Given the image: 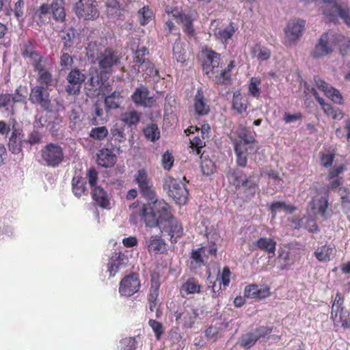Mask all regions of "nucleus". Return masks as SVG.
Masks as SVG:
<instances>
[{"label": "nucleus", "instance_id": "obj_1", "mask_svg": "<svg viewBox=\"0 0 350 350\" xmlns=\"http://www.w3.org/2000/svg\"><path fill=\"white\" fill-rule=\"evenodd\" d=\"M138 215L146 227H160L161 231L170 237L172 243H176L184 234L182 224L174 216L170 204L164 200H155L143 204Z\"/></svg>", "mask_w": 350, "mask_h": 350}, {"label": "nucleus", "instance_id": "obj_4", "mask_svg": "<svg viewBox=\"0 0 350 350\" xmlns=\"http://www.w3.org/2000/svg\"><path fill=\"white\" fill-rule=\"evenodd\" d=\"M227 176L235 189L243 192L246 200H251L259 190L258 179L254 174L247 176L243 171L230 170Z\"/></svg>", "mask_w": 350, "mask_h": 350}, {"label": "nucleus", "instance_id": "obj_32", "mask_svg": "<svg viewBox=\"0 0 350 350\" xmlns=\"http://www.w3.org/2000/svg\"><path fill=\"white\" fill-rule=\"evenodd\" d=\"M255 245L260 250L274 256L276 250L277 243L271 238L260 237L256 240Z\"/></svg>", "mask_w": 350, "mask_h": 350}, {"label": "nucleus", "instance_id": "obj_33", "mask_svg": "<svg viewBox=\"0 0 350 350\" xmlns=\"http://www.w3.org/2000/svg\"><path fill=\"white\" fill-rule=\"evenodd\" d=\"M204 254V247H200L196 250H192L190 256V269L196 270L204 265V260L202 256Z\"/></svg>", "mask_w": 350, "mask_h": 350}, {"label": "nucleus", "instance_id": "obj_2", "mask_svg": "<svg viewBox=\"0 0 350 350\" xmlns=\"http://www.w3.org/2000/svg\"><path fill=\"white\" fill-rule=\"evenodd\" d=\"M202 70L209 78L214 79L216 83L227 85L231 82V72L235 67V61L230 60L224 68L221 55L208 48L201 51Z\"/></svg>", "mask_w": 350, "mask_h": 350}, {"label": "nucleus", "instance_id": "obj_40", "mask_svg": "<svg viewBox=\"0 0 350 350\" xmlns=\"http://www.w3.org/2000/svg\"><path fill=\"white\" fill-rule=\"evenodd\" d=\"M321 108L323 111L324 113L333 120H341L344 117L343 111L337 108L333 107L331 104L326 103L325 101L320 105Z\"/></svg>", "mask_w": 350, "mask_h": 350}, {"label": "nucleus", "instance_id": "obj_26", "mask_svg": "<svg viewBox=\"0 0 350 350\" xmlns=\"http://www.w3.org/2000/svg\"><path fill=\"white\" fill-rule=\"evenodd\" d=\"M146 246L149 253L163 254L166 251V244L158 235H152L146 239Z\"/></svg>", "mask_w": 350, "mask_h": 350}, {"label": "nucleus", "instance_id": "obj_18", "mask_svg": "<svg viewBox=\"0 0 350 350\" xmlns=\"http://www.w3.org/2000/svg\"><path fill=\"white\" fill-rule=\"evenodd\" d=\"M314 81L317 88L322 91L324 94L331 99L334 103L343 104V97L340 92L335 88L330 86L327 83L323 80L319 76L314 77Z\"/></svg>", "mask_w": 350, "mask_h": 350}, {"label": "nucleus", "instance_id": "obj_14", "mask_svg": "<svg viewBox=\"0 0 350 350\" xmlns=\"http://www.w3.org/2000/svg\"><path fill=\"white\" fill-rule=\"evenodd\" d=\"M29 100L31 103L40 105L44 110L51 107L50 94L48 89L42 85H36L31 89Z\"/></svg>", "mask_w": 350, "mask_h": 350}, {"label": "nucleus", "instance_id": "obj_35", "mask_svg": "<svg viewBox=\"0 0 350 350\" xmlns=\"http://www.w3.org/2000/svg\"><path fill=\"white\" fill-rule=\"evenodd\" d=\"M235 31V25L233 22H230L226 27L215 32V36L221 42L227 43L232 38Z\"/></svg>", "mask_w": 350, "mask_h": 350}, {"label": "nucleus", "instance_id": "obj_15", "mask_svg": "<svg viewBox=\"0 0 350 350\" xmlns=\"http://www.w3.org/2000/svg\"><path fill=\"white\" fill-rule=\"evenodd\" d=\"M133 102L137 106L152 107L156 103L154 96H150V91L145 85L137 87L131 96Z\"/></svg>", "mask_w": 350, "mask_h": 350}, {"label": "nucleus", "instance_id": "obj_45", "mask_svg": "<svg viewBox=\"0 0 350 350\" xmlns=\"http://www.w3.org/2000/svg\"><path fill=\"white\" fill-rule=\"evenodd\" d=\"M269 209L273 217H275L278 211L283 209L290 213L295 212L296 208L290 204H286L284 202H273L269 206Z\"/></svg>", "mask_w": 350, "mask_h": 350}, {"label": "nucleus", "instance_id": "obj_60", "mask_svg": "<svg viewBox=\"0 0 350 350\" xmlns=\"http://www.w3.org/2000/svg\"><path fill=\"white\" fill-rule=\"evenodd\" d=\"M73 64L72 57L68 53L62 52L60 56L59 64L62 70H68Z\"/></svg>", "mask_w": 350, "mask_h": 350}, {"label": "nucleus", "instance_id": "obj_10", "mask_svg": "<svg viewBox=\"0 0 350 350\" xmlns=\"http://www.w3.org/2000/svg\"><path fill=\"white\" fill-rule=\"evenodd\" d=\"M140 288L139 275L132 272L121 279L119 283V293L121 296L129 297L137 293Z\"/></svg>", "mask_w": 350, "mask_h": 350}, {"label": "nucleus", "instance_id": "obj_7", "mask_svg": "<svg viewBox=\"0 0 350 350\" xmlns=\"http://www.w3.org/2000/svg\"><path fill=\"white\" fill-rule=\"evenodd\" d=\"M344 40V36L332 32L323 33L312 52L314 58H321L331 54L336 46V41Z\"/></svg>", "mask_w": 350, "mask_h": 350}, {"label": "nucleus", "instance_id": "obj_24", "mask_svg": "<svg viewBox=\"0 0 350 350\" xmlns=\"http://www.w3.org/2000/svg\"><path fill=\"white\" fill-rule=\"evenodd\" d=\"M11 130L12 133L8 144V149L13 154H18L22 151L23 143L25 142L23 139L24 137L23 129L14 124Z\"/></svg>", "mask_w": 350, "mask_h": 350}, {"label": "nucleus", "instance_id": "obj_54", "mask_svg": "<svg viewBox=\"0 0 350 350\" xmlns=\"http://www.w3.org/2000/svg\"><path fill=\"white\" fill-rule=\"evenodd\" d=\"M345 298L340 292H337L332 305L331 312H342L345 310L344 307Z\"/></svg>", "mask_w": 350, "mask_h": 350}, {"label": "nucleus", "instance_id": "obj_28", "mask_svg": "<svg viewBox=\"0 0 350 350\" xmlns=\"http://www.w3.org/2000/svg\"><path fill=\"white\" fill-rule=\"evenodd\" d=\"M336 247L333 244H325L318 247L314 252L316 258L320 262H329L336 254Z\"/></svg>", "mask_w": 350, "mask_h": 350}, {"label": "nucleus", "instance_id": "obj_31", "mask_svg": "<svg viewBox=\"0 0 350 350\" xmlns=\"http://www.w3.org/2000/svg\"><path fill=\"white\" fill-rule=\"evenodd\" d=\"M248 105L247 99L242 96L239 91L234 92L232 100V108L236 111L238 114L241 115L246 112Z\"/></svg>", "mask_w": 350, "mask_h": 350}, {"label": "nucleus", "instance_id": "obj_53", "mask_svg": "<svg viewBox=\"0 0 350 350\" xmlns=\"http://www.w3.org/2000/svg\"><path fill=\"white\" fill-rule=\"evenodd\" d=\"M139 23L142 25L148 24L153 17V13L148 7H143L138 11Z\"/></svg>", "mask_w": 350, "mask_h": 350}, {"label": "nucleus", "instance_id": "obj_12", "mask_svg": "<svg viewBox=\"0 0 350 350\" xmlns=\"http://www.w3.org/2000/svg\"><path fill=\"white\" fill-rule=\"evenodd\" d=\"M134 180L137 184L142 196L150 200H154L156 198L154 189L146 170H139L135 174Z\"/></svg>", "mask_w": 350, "mask_h": 350}, {"label": "nucleus", "instance_id": "obj_57", "mask_svg": "<svg viewBox=\"0 0 350 350\" xmlns=\"http://www.w3.org/2000/svg\"><path fill=\"white\" fill-rule=\"evenodd\" d=\"M27 88L20 85L12 94V103H25L26 100Z\"/></svg>", "mask_w": 350, "mask_h": 350}, {"label": "nucleus", "instance_id": "obj_56", "mask_svg": "<svg viewBox=\"0 0 350 350\" xmlns=\"http://www.w3.org/2000/svg\"><path fill=\"white\" fill-rule=\"evenodd\" d=\"M258 340V336L254 333H248L243 335L240 340V344L245 349H249L253 346Z\"/></svg>", "mask_w": 350, "mask_h": 350}, {"label": "nucleus", "instance_id": "obj_39", "mask_svg": "<svg viewBox=\"0 0 350 350\" xmlns=\"http://www.w3.org/2000/svg\"><path fill=\"white\" fill-rule=\"evenodd\" d=\"M201 288L198 280L191 277L182 284L180 291H184L187 295L199 293L201 292Z\"/></svg>", "mask_w": 350, "mask_h": 350}, {"label": "nucleus", "instance_id": "obj_55", "mask_svg": "<svg viewBox=\"0 0 350 350\" xmlns=\"http://www.w3.org/2000/svg\"><path fill=\"white\" fill-rule=\"evenodd\" d=\"M260 84V79L259 78L252 77L250 79V83L248 87L249 94L254 98H259L260 91L259 85Z\"/></svg>", "mask_w": 350, "mask_h": 350}, {"label": "nucleus", "instance_id": "obj_44", "mask_svg": "<svg viewBox=\"0 0 350 350\" xmlns=\"http://www.w3.org/2000/svg\"><path fill=\"white\" fill-rule=\"evenodd\" d=\"M38 73L37 81L38 85H42L48 89V87L52 85L53 83V76L51 72L44 68L42 70L36 72Z\"/></svg>", "mask_w": 350, "mask_h": 350}, {"label": "nucleus", "instance_id": "obj_46", "mask_svg": "<svg viewBox=\"0 0 350 350\" xmlns=\"http://www.w3.org/2000/svg\"><path fill=\"white\" fill-rule=\"evenodd\" d=\"M27 59L29 60L35 72L42 70V68L46 67V59L42 56L39 51Z\"/></svg>", "mask_w": 350, "mask_h": 350}, {"label": "nucleus", "instance_id": "obj_37", "mask_svg": "<svg viewBox=\"0 0 350 350\" xmlns=\"http://www.w3.org/2000/svg\"><path fill=\"white\" fill-rule=\"evenodd\" d=\"M21 55L25 59H27L38 52L36 42L33 40H24L19 46Z\"/></svg>", "mask_w": 350, "mask_h": 350}, {"label": "nucleus", "instance_id": "obj_20", "mask_svg": "<svg viewBox=\"0 0 350 350\" xmlns=\"http://www.w3.org/2000/svg\"><path fill=\"white\" fill-rule=\"evenodd\" d=\"M116 150L112 148L104 147L98 150L96 153L97 164L105 168L113 167L117 162V155L114 153Z\"/></svg>", "mask_w": 350, "mask_h": 350}, {"label": "nucleus", "instance_id": "obj_16", "mask_svg": "<svg viewBox=\"0 0 350 350\" xmlns=\"http://www.w3.org/2000/svg\"><path fill=\"white\" fill-rule=\"evenodd\" d=\"M126 136L124 133V128L118 124H114L109 132L107 138V146L116 150L118 154L122 152L120 144L126 141Z\"/></svg>", "mask_w": 350, "mask_h": 350}, {"label": "nucleus", "instance_id": "obj_34", "mask_svg": "<svg viewBox=\"0 0 350 350\" xmlns=\"http://www.w3.org/2000/svg\"><path fill=\"white\" fill-rule=\"evenodd\" d=\"M149 54L148 49L142 46L140 49H137L135 52L134 55V63L135 65L133 68L135 70L140 72V68L144 67L146 62H150L148 59L146 58V56Z\"/></svg>", "mask_w": 350, "mask_h": 350}, {"label": "nucleus", "instance_id": "obj_41", "mask_svg": "<svg viewBox=\"0 0 350 350\" xmlns=\"http://www.w3.org/2000/svg\"><path fill=\"white\" fill-rule=\"evenodd\" d=\"M122 98L121 92L120 91H114L105 98L106 109L107 110L118 109L120 107Z\"/></svg>", "mask_w": 350, "mask_h": 350}, {"label": "nucleus", "instance_id": "obj_52", "mask_svg": "<svg viewBox=\"0 0 350 350\" xmlns=\"http://www.w3.org/2000/svg\"><path fill=\"white\" fill-rule=\"evenodd\" d=\"M75 36V33L73 29H69L67 31L63 33L61 36L64 44L62 51H67L72 46Z\"/></svg>", "mask_w": 350, "mask_h": 350}, {"label": "nucleus", "instance_id": "obj_29", "mask_svg": "<svg viewBox=\"0 0 350 350\" xmlns=\"http://www.w3.org/2000/svg\"><path fill=\"white\" fill-rule=\"evenodd\" d=\"M193 107L196 114L205 116L210 111L209 105L202 90H198L193 99Z\"/></svg>", "mask_w": 350, "mask_h": 350}, {"label": "nucleus", "instance_id": "obj_47", "mask_svg": "<svg viewBox=\"0 0 350 350\" xmlns=\"http://www.w3.org/2000/svg\"><path fill=\"white\" fill-rule=\"evenodd\" d=\"M109 135V131L105 126L92 128L89 136L94 140L103 141Z\"/></svg>", "mask_w": 350, "mask_h": 350}, {"label": "nucleus", "instance_id": "obj_30", "mask_svg": "<svg viewBox=\"0 0 350 350\" xmlns=\"http://www.w3.org/2000/svg\"><path fill=\"white\" fill-rule=\"evenodd\" d=\"M92 196L93 200L101 208H107L109 206V196L103 187L98 186L92 188Z\"/></svg>", "mask_w": 350, "mask_h": 350}, {"label": "nucleus", "instance_id": "obj_22", "mask_svg": "<svg viewBox=\"0 0 350 350\" xmlns=\"http://www.w3.org/2000/svg\"><path fill=\"white\" fill-rule=\"evenodd\" d=\"M128 258L121 252H114L109 257L107 264V271L109 277H114L116 274L127 264Z\"/></svg>", "mask_w": 350, "mask_h": 350}, {"label": "nucleus", "instance_id": "obj_11", "mask_svg": "<svg viewBox=\"0 0 350 350\" xmlns=\"http://www.w3.org/2000/svg\"><path fill=\"white\" fill-rule=\"evenodd\" d=\"M75 12L79 18L93 20L99 15L96 0H79L75 5Z\"/></svg>", "mask_w": 350, "mask_h": 350}, {"label": "nucleus", "instance_id": "obj_21", "mask_svg": "<svg viewBox=\"0 0 350 350\" xmlns=\"http://www.w3.org/2000/svg\"><path fill=\"white\" fill-rule=\"evenodd\" d=\"M305 24V21L301 19L290 21L284 30L286 42L291 43L299 40L301 36Z\"/></svg>", "mask_w": 350, "mask_h": 350}, {"label": "nucleus", "instance_id": "obj_17", "mask_svg": "<svg viewBox=\"0 0 350 350\" xmlns=\"http://www.w3.org/2000/svg\"><path fill=\"white\" fill-rule=\"evenodd\" d=\"M150 286L148 295V301L150 310L153 312L157 308L159 302L158 297L159 295V288L161 286V275L157 271H153L150 273Z\"/></svg>", "mask_w": 350, "mask_h": 350}, {"label": "nucleus", "instance_id": "obj_62", "mask_svg": "<svg viewBox=\"0 0 350 350\" xmlns=\"http://www.w3.org/2000/svg\"><path fill=\"white\" fill-rule=\"evenodd\" d=\"M174 157L169 151H166L162 156L161 164L163 169L170 170L174 164Z\"/></svg>", "mask_w": 350, "mask_h": 350}, {"label": "nucleus", "instance_id": "obj_63", "mask_svg": "<svg viewBox=\"0 0 350 350\" xmlns=\"http://www.w3.org/2000/svg\"><path fill=\"white\" fill-rule=\"evenodd\" d=\"M122 350H135L137 341L134 337L125 338L121 340Z\"/></svg>", "mask_w": 350, "mask_h": 350}, {"label": "nucleus", "instance_id": "obj_43", "mask_svg": "<svg viewBox=\"0 0 350 350\" xmlns=\"http://www.w3.org/2000/svg\"><path fill=\"white\" fill-rule=\"evenodd\" d=\"M177 14H174L173 11L171 12L176 17H179L182 22L184 23V32L190 36H193L195 33V30L193 25V20L191 19L189 15L183 14L180 12L176 10Z\"/></svg>", "mask_w": 350, "mask_h": 350}, {"label": "nucleus", "instance_id": "obj_38", "mask_svg": "<svg viewBox=\"0 0 350 350\" xmlns=\"http://www.w3.org/2000/svg\"><path fill=\"white\" fill-rule=\"evenodd\" d=\"M251 55L256 57L260 61H267L271 55V50L265 46L260 44H256L250 51Z\"/></svg>", "mask_w": 350, "mask_h": 350}, {"label": "nucleus", "instance_id": "obj_48", "mask_svg": "<svg viewBox=\"0 0 350 350\" xmlns=\"http://www.w3.org/2000/svg\"><path fill=\"white\" fill-rule=\"evenodd\" d=\"M140 72H143L146 80L154 79V77H157L159 75V71L150 62H146V64H145L144 67H141Z\"/></svg>", "mask_w": 350, "mask_h": 350}, {"label": "nucleus", "instance_id": "obj_8", "mask_svg": "<svg viewBox=\"0 0 350 350\" xmlns=\"http://www.w3.org/2000/svg\"><path fill=\"white\" fill-rule=\"evenodd\" d=\"M163 188L176 204L184 205L186 204L189 191L184 183L172 176H166L163 180Z\"/></svg>", "mask_w": 350, "mask_h": 350}, {"label": "nucleus", "instance_id": "obj_51", "mask_svg": "<svg viewBox=\"0 0 350 350\" xmlns=\"http://www.w3.org/2000/svg\"><path fill=\"white\" fill-rule=\"evenodd\" d=\"M235 153L239 152L248 154L249 151L254 150V144H252V139H246V142L243 141H235L234 143Z\"/></svg>", "mask_w": 350, "mask_h": 350}, {"label": "nucleus", "instance_id": "obj_27", "mask_svg": "<svg viewBox=\"0 0 350 350\" xmlns=\"http://www.w3.org/2000/svg\"><path fill=\"white\" fill-rule=\"evenodd\" d=\"M330 319L333 322L334 330L338 332L339 328L344 329L350 328V314L345 312H338L336 313L331 312Z\"/></svg>", "mask_w": 350, "mask_h": 350}, {"label": "nucleus", "instance_id": "obj_5", "mask_svg": "<svg viewBox=\"0 0 350 350\" xmlns=\"http://www.w3.org/2000/svg\"><path fill=\"white\" fill-rule=\"evenodd\" d=\"M64 4V0H53L51 4H41L34 13L38 24H44L46 18L49 19V15L55 22L64 23L66 16Z\"/></svg>", "mask_w": 350, "mask_h": 350}, {"label": "nucleus", "instance_id": "obj_49", "mask_svg": "<svg viewBox=\"0 0 350 350\" xmlns=\"http://www.w3.org/2000/svg\"><path fill=\"white\" fill-rule=\"evenodd\" d=\"M139 120V114L135 110L125 112L121 116V120L129 126L136 125Z\"/></svg>", "mask_w": 350, "mask_h": 350}, {"label": "nucleus", "instance_id": "obj_42", "mask_svg": "<svg viewBox=\"0 0 350 350\" xmlns=\"http://www.w3.org/2000/svg\"><path fill=\"white\" fill-rule=\"evenodd\" d=\"M72 185V191L77 197L79 198L82 195L88 194L86 182L81 177H74Z\"/></svg>", "mask_w": 350, "mask_h": 350}, {"label": "nucleus", "instance_id": "obj_50", "mask_svg": "<svg viewBox=\"0 0 350 350\" xmlns=\"http://www.w3.org/2000/svg\"><path fill=\"white\" fill-rule=\"evenodd\" d=\"M144 134L145 137L151 142H154L160 137L159 129L157 125L154 123L148 125L144 129Z\"/></svg>", "mask_w": 350, "mask_h": 350}, {"label": "nucleus", "instance_id": "obj_19", "mask_svg": "<svg viewBox=\"0 0 350 350\" xmlns=\"http://www.w3.org/2000/svg\"><path fill=\"white\" fill-rule=\"evenodd\" d=\"M243 293L246 298L260 301L269 297L271 291L267 285L252 284L245 287Z\"/></svg>", "mask_w": 350, "mask_h": 350}, {"label": "nucleus", "instance_id": "obj_23", "mask_svg": "<svg viewBox=\"0 0 350 350\" xmlns=\"http://www.w3.org/2000/svg\"><path fill=\"white\" fill-rule=\"evenodd\" d=\"M187 135L194 134L196 133V135L192 138H190V147L193 151H195L197 154H202V149L205 146V138L203 132H199V129L197 126H191L185 131Z\"/></svg>", "mask_w": 350, "mask_h": 350}, {"label": "nucleus", "instance_id": "obj_64", "mask_svg": "<svg viewBox=\"0 0 350 350\" xmlns=\"http://www.w3.org/2000/svg\"><path fill=\"white\" fill-rule=\"evenodd\" d=\"M87 178L88 179V183L91 187V188H94V187H98L96 185V183L98 180V172L94 167H90L86 174Z\"/></svg>", "mask_w": 350, "mask_h": 350}, {"label": "nucleus", "instance_id": "obj_36", "mask_svg": "<svg viewBox=\"0 0 350 350\" xmlns=\"http://www.w3.org/2000/svg\"><path fill=\"white\" fill-rule=\"evenodd\" d=\"M173 57L179 63H185L187 59V54L185 44L178 38L173 45Z\"/></svg>", "mask_w": 350, "mask_h": 350}, {"label": "nucleus", "instance_id": "obj_6", "mask_svg": "<svg viewBox=\"0 0 350 350\" xmlns=\"http://www.w3.org/2000/svg\"><path fill=\"white\" fill-rule=\"evenodd\" d=\"M322 1L325 3L322 8L323 14L329 22L336 23L340 17L346 25L350 26V8L338 4L336 0Z\"/></svg>", "mask_w": 350, "mask_h": 350}, {"label": "nucleus", "instance_id": "obj_9", "mask_svg": "<svg viewBox=\"0 0 350 350\" xmlns=\"http://www.w3.org/2000/svg\"><path fill=\"white\" fill-rule=\"evenodd\" d=\"M41 159L49 167H55L62 163L64 158L63 148L57 144L49 143L40 151Z\"/></svg>", "mask_w": 350, "mask_h": 350}, {"label": "nucleus", "instance_id": "obj_3", "mask_svg": "<svg viewBox=\"0 0 350 350\" xmlns=\"http://www.w3.org/2000/svg\"><path fill=\"white\" fill-rule=\"evenodd\" d=\"M87 55L90 58H96L100 70L106 74L113 72V68L118 66L122 60V53L116 49L108 46L103 51H98L96 42H90L87 48Z\"/></svg>", "mask_w": 350, "mask_h": 350}, {"label": "nucleus", "instance_id": "obj_58", "mask_svg": "<svg viewBox=\"0 0 350 350\" xmlns=\"http://www.w3.org/2000/svg\"><path fill=\"white\" fill-rule=\"evenodd\" d=\"M148 325L153 330L156 339L159 340L164 333V328L162 323L156 320L150 319L148 321Z\"/></svg>", "mask_w": 350, "mask_h": 350}, {"label": "nucleus", "instance_id": "obj_59", "mask_svg": "<svg viewBox=\"0 0 350 350\" xmlns=\"http://www.w3.org/2000/svg\"><path fill=\"white\" fill-rule=\"evenodd\" d=\"M342 180L343 178L342 177L337 178L336 179H332V180L329 183V184L327 186L328 189L336 191L338 193L342 191H343L344 193H347V189L342 187Z\"/></svg>", "mask_w": 350, "mask_h": 350}, {"label": "nucleus", "instance_id": "obj_13", "mask_svg": "<svg viewBox=\"0 0 350 350\" xmlns=\"http://www.w3.org/2000/svg\"><path fill=\"white\" fill-rule=\"evenodd\" d=\"M86 76L80 70L75 68L70 70L66 77L67 84L65 90L70 96H77L81 92L82 84L85 82Z\"/></svg>", "mask_w": 350, "mask_h": 350}, {"label": "nucleus", "instance_id": "obj_25", "mask_svg": "<svg viewBox=\"0 0 350 350\" xmlns=\"http://www.w3.org/2000/svg\"><path fill=\"white\" fill-rule=\"evenodd\" d=\"M329 194L326 193L324 196L315 197L310 202V207L312 210H317V213L323 218L328 219L332 216V210L328 212Z\"/></svg>", "mask_w": 350, "mask_h": 350}, {"label": "nucleus", "instance_id": "obj_61", "mask_svg": "<svg viewBox=\"0 0 350 350\" xmlns=\"http://www.w3.org/2000/svg\"><path fill=\"white\" fill-rule=\"evenodd\" d=\"M24 1L23 0H17L11 9V12H13L14 16L20 20L23 17L24 15Z\"/></svg>", "mask_w": 350, "mask_h": 350}]
</instances>
